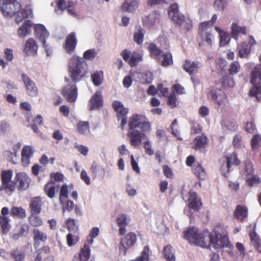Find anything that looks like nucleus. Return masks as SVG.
I'll list each match as a JSON object with an SVG mask.
<instances>
[{
  "mask_svg": "<svg viewBox=\"0 0 261 261\" xmlns=\"http://www.w3.org/2000/svg\"><path fill=\"white\" fill-rule=\"evenodd\" d=\"M163 60L159 61L161 62V65L163 67H168L173 64L172 55L170 52L163 53L161 56Z\"/></svg>",
  "mask_w": 261,
  "mask_h": 261,
  "instance_id": "nucleus-41",
  "label": "nucleus"
},
{
  "mask_svg": "<svg viewBox=\"0 0 261 261\" xmlns=\"http://www.w3.org/2000/svg\"><path fill=\"white\" fill-rule=\"evenodd\" d=\"M91 79L93 84L96 86H99L102 83V79L99 73L98 72L92 74Z\"/></svg>",
  "mask_w": 261,
  "mask_h": 261,
  "instance_id": "nucleus-61",
  "label": "nucleus"
},
{
  "mask_svg": "<svg viewBox=\"0 0 261 261\" xmlns=\"http://www.w3.org/2000/svg\"><path fill=\"white\" fill-rule=\"evenodd\" d=\"M177 99L175 93H172L168 97L167 104L172 108H174L177 106Z\"/></svg>",
  "mask_w": 261,
  "mask_h": 261,
  "instance_id": "nucleus-60",
  "label": "nucleus"
},
{
  "mask_svg": "<svg viewBox=\"0 0 261 261\" xmlns=\"http://www.w3.org/2000/svg\"><path fill=\"white\" fill-rule=\"evenodd\" d=\"M77 40L76 38V35L74 32L69 33L66 37L65 42L63 45L64 48L66 53L72 54L75 49Z\"/></svg>",
  "mask_w": 261,
  "mask_h": 261,
  "instance_id": "nucleus-15",
  "label": "nucleus"
},
{
  "mask_svg": "<svg viewBox=\"0 0 261 261\" xmlns=\"http://www.w3.org/2000/svg\"><path fill=\"white\" fill-rule=\"evenodd\" d=\"M117 225L119 226V234L124 235L126 232L125 226L127 225L126 215L122 214L118 216L116 219Z\"/></svg>",
  "mask_w": 261,
  "mask_h": 261,
  "instance_id": "nucleus-31",
  "label": "nucleus"
},
{
  "mask_svg": "<svg viewBox=\"0 0 261 261\" xmlns=\"http://www.w3.org/2000/svg\"><path fill=\"white\" fill-rule=\"evenodd\" d=\"M148 50L149 52L150 56L158 61H161V56L163 53L162 50L160 49L156 45L151 43L148 46Z\"/></svg>",
  "mask_w": 261,
  "mask_h": 261,
  "instance_id": "nucleus-30",
  "label": "nucleus"
},
{
  "mask_svg": "<svg viewBox=\"0 0 261 261\" xmlns=\"http://www.w3.org/2000/svg\"><path fill=\"white\" fill-rule=\"evenodd\" d=\"M31 27V21L29 20H25L17 31L18 36L21 38L24 37L30 33Z\"/></svg>",
  "mask_w": 261,
  "mask_h": 261,
  "instance_id": "nucleus-36",
  "label": "nucleus"
},
{
  "mask_svg": "<svg viewBox=\"0 0 261 261\" xmlns=\"http://www.w3.org/2000/svg\"><path fill=\"white\" fill-rule=\"evenodd\" d=\"M34 261H55V257L50 255V248L48 246H44L36 251Z\"/></svg>",
  "mask_w": 261,
  "mask_h": 261,
  "instance_id": "nucleus-13",
  "label": "nucleus"
},
{
  "mask_svg": "<svg viewBox=\"0 0 261 261\" xmlns=\"http://www.w3.org/2000/svg\"><path fill=\"white\" fill-rule=\"evenodd\" d=\"M198 35L201 39L199 42L200 46L204 45L211 46L212 45L213 36L210 32H198Z\"/></svg>",
  "mask_w": 261,
  "mask_h": 261,
  "instance_id": "nucleus-26",
  "label": "nucleus"
},
{
  "mask_svg": "<svg viewBox=\"0 0 261 261\" xmlns=\"http://www.w3.org/2000/svg\"><path fill=\"white\" fill-rule=\"evenodd\" d=\"M34 33L36 37L42 43L44 48L47 47L46 39L49 36V33L45 27L41 24H38L35 26Z\"/></svg>",
  "mask_w": 261,
  "mask_h": 261,
  "instance_id": "nucleus-16",
  "label": "nucleus"
},
{
  "mask_svg": "<svg viewBox=\"0 0 261 261\" xmlns=\"http://www.w3.org/2000/svg\"><path fill=\"white\" fill-rule=\"evenodd\" d=\"M249 95L255 97L258 101H261V85H252L249 91Z\"/></svg>",
  "mask_w": 261,
  "mask_h": 261,
  "instance_id": "nucleus-46",
  "label": "nucleus"
},
{
  "mask_svg": "<svg viewBox=\"0 0 261 261\" xmlns=\"http://www.w3.org/2000/svg\"><path fill=\"white\" fill-rule=\"evenodd\" d=\"M207 233L199 232L195 227H190L183 232L184 238L191 244L206 248L208 245V238H206Z\"/></svg>",
  "mask_w": 261,
  "mask_h": 261,
  "instance_id": "nucleus-3",
  "label": "nucleus"
},
{
  "mask_svg": "<svg viewBox=\"0 0 261 261\" xmlns=\"http://www.w3.org/2000/svg\"><path fill=\"white\" fill-rule=\"evenodd\" d=\"M11 215L19 219L26 217L25 210L21 207L14 206L11 209Z\"/></svg>",
  "mask_w": 261,
  "mask_h": 261,
  "instance_id": "nucleus-42",
  "label": "nucleus"
},
{
  "mask_svg": "<svg viewBox=\"0 0 261 261\" xmlns=\"http://www.w3.org/2000/svg\"><path fill=\"white\" fill-rule=\"evenodd\" d=\"M184 69L190 75H192L195 72L197 71V69L199 68L198 62H192L186 60L183 65Z\"/></svg>",
  "mask_w": 261,
  "mask_h": 261,
  "instance_id": "nucleus-34",
  "label": "nucleus"
},
{
  "mask_svg": "<svg viewBox=\"0 0 261 261\" xmlns=\"http://www.w3.org/2000/svg\"><path fill=\"white\" fill-rule=\"evenodd\" d=\"M10 255L13 259V261H24L25 253L23 252L20 251L18 248L11 250Z\"/></svg>",
  "mask_w": 261,
  "mask_h": 261,
  "instance_id": "nucleus-43",
  "label": "nucleus"
},
{
  "mask_svg": "<svg viewBox=\"0 0 261 261\" xmlns=\"http://www.w3.org/2000/svg\"><path fill=\"white\" fill-rule=\"evenodd\" d=\"M89 128L88 121H80L76 125L77 132L82 135H85L86 132L89 130Z\"/></svg>",
  "mask_w": 261,
  "mask_h": 261,
  "instance_id": "nucleus-47",
  "label": "nucleus"
},
{
  "mask_svg": "<svg viewBox=\"0 0 261 261\" xmlns=\"http://www.w3.org/2000/svg\"><path fill=\"white\" fill-rule=\"evenodd\" d=\"M175 23L176 25L180 27L182 29L186 31H190L193 27L192 20L189 19H186L184 15V19L181 21V22Z\"/></svg>",
  "mask_w": 261,
  "mask_h": 261,
  "instance_id": "nucleus-51",
  "label": "nucleus"
},
{
  "mask_svg": "<svg viewBox=\"0 0 261 261\" xmlns=\"http://www.w3.org/2000/svg\"><path fill=\"white\" fill-rule=\"evenodd\" d=\"M90 170L92 175L95 177L100 172H103V168L98 164L96 161L93 162Z\"/></svg>",
  "mask_w": 261,
  "mask_h": 261,
  "instance_id": "nucleus-58",
  "label": "nucleus"
},
{
  "mask_svg": "<svg viewBox=\"0 0 261 261\" xmlns=\"http://www.w3.org/2000/svg\"><path fill=\"white\" fill-rule=\"evenodd\" d=\"M174 251L173 247L170 245H167L164 247L163 254L164 257L167 261L175 260Z\"/></svg>",
  "mask_w": 261,
  "mask_h": 261,
  "instance_id": "nucleus-38",
  "label": "nucleus"
},
{
  "mask_svg": "<svg viewBox=\"0 0 261 261\" xmlns=\"http://www.w3.org/2000/svg\"><path fill=\"white\" fill-rule=\"evenodd\" d=\"M143 147L145 149V152L149 155H152L153 154L154 152L153 149L151 148L150 142L149 141H145L143 143Z\"/></svg>",
  "mask_w": 261,
  "mask_h": 261,
  "instance_id": "nucleus-63",
  "label": "nucleus"
},
{
  "mask_svg": "<svg viewBox=\"0 0 261 261\" xmlns=\"http://www.w3.org/2000/svg\"><path fill=\"white\" fill-rule=\"evenodd\" d=\"M62 95L69 102H74L77 96V90L75 84L67 85L62 91Z\"/></svg>",
  "mask_w": 261,
  "mask_h": 261,
  "instance_id": "nucleus-14",
  "label": "nucleus"
},
{
  "mask_svg": "<svg viewBox=\"0 0 261 261\" xmlns=\"http://www.w3.org/2000/svg\"><path fill=\"white\" fill-rule=\"evenodd\" d=\"M207 97L219 106L225 105L227 102V97L225 92L217 88L211 89L208 92Z\"/></svg>",
  "mask_w": 261,
  "mask_h": 261,
  "instance_id": "nucleus-9",
  "label": "nucleus"
},
{
  "mask_svg": "<svg viewBox=\"0 0 261 261\" xmlns=\"http://www.w3.org/2000/svg\"><path fill=\"white\" fill-rule=\"evenodd\" d=\"M37 215L32 213L28 218L29 223L32 226L39 227L43 224L42 219Z\"/></svg>",
  "mask_w": 261,
  "mask_h": 261,
  "instance_id": "nucleus-44",
  "label": "nucleus"
},
{
  "mask_svg": "<svg viewBox=\"0 0 261 261\" xmlns=\"http://www.w3.org/2000/svg\"><path fill=\"white\" fill-rule=\"evenodd\" d=\"M68 71L72 81L77 83L85 78L88 73L87 63L82 58L72 56L68 62Z\"/></svg>",
  "mask_w": 261,
  "mask_h": 261,
  "instance_id": "nucleus-2",
  "label": "nucleus"
},
{
  "mask_svg": "<svg viewBox=\"0 0 261 261\" xmlns=\"http://www.w3.org/2000/svg\"><path fill=\"white\" fill-rule=\"evenodd\" d=\"M137 236L133 232H129L121 238L119 246L120 251L125 255L128 248L133 246L137 242Z\"/></svg>",
  "mask_w": 261,
  "mask_h": 261,
  "instance_id": "nucleus-10",
  "label": "nucleus"
},
{
  "mask_svg": "<svg viewBox=\"0 0 261 261\" xmlns=\"http://www.w3.org/2000/svg\"><path fill=\"white\" fill-rule=\"evenodd\" d=\"M238 56L241 58H248L251 53L250 46L245 42H242L237 47Z\"/></svg>",
  "mask_w": 261,
  "mask_h": 261,
  "instance_id": "nucleus-29",
  "label": "nucleus"
},
{
  "mask_svg": "<svg viewBox=\"0 0 261 261\" xmlns=\"http://www.w3.org/2000/svg\"><path fill=\"white\" fill-rule=\"evenodd\" d=\"M96 53L94 49H90L85 51L83 54V59L93 60L96 57Z\"/></svg>",
  "mask_w": 261,
  "mask_h": 261,
  "instance_id": "nucleus-59",
  "label": "nucleus"
},
{
  "mask_svg": "<svg viewBox=\"0 0 261 261\" xmlns=\"http://www.w3.org/2000/svg\"><path fill=\"white\" fill-rule=\"evenodd\" d=\"M145 30L139 27L136 32L134 34V40L138 45L142 43L144 40Z\"/></svg>",
  "mask_w": 261,
  "mask_h": 261,
  "instance_id": "nucleus-45",
  "label": "nucleus"
},
{
  "mask_svg": "<svg viewBox=\"0 0 261 261\" xmlns=\"http://www.w3.org/2000/svg\"><path fill=\"white\" fill-rule=\"evenodd\" d=\"M13 176L11 170H3L1 172V179L2 184L0 186V191H5L6 192L13 193L16 189V183L12 180Z\"/></svg>",
  "mask_w": 261,
  "mask_h": 261,
  "instance_id": "nucleus-4",
  "label": "nucleus"
},
{
  "mask_svg": "<svg viewBox=\"0 0 261 261\" xmlns=\"http://www.w3.org/2000/svg\"><path fill=\"white\" fill-rule=\"evenodd\" d=\"M139 2L138 0H133L129 3L125 2L121 6V9L123 11L128 12H133L138 7Z\"/></svg>",
  "mask_w": 261,
  "mask_h": 261,
  "instance_id": "nucleus-40",
  "label": "nucleus"
},
{
  "mask_svg": "<svg viewBox=\"0 0 261 261\" xmlns=\"http://www.w3.org/2000/svg\"><path fill=\"white\" fill-rule=\"evenodd\" d=\"M66 226L69 231L73 230L76 229L77 226L76 225L75 221L73 219L68 218L66 221Z\"/></svg>",
  "mask_w": 261,
  "mask_h": 261,
  "instance_id": "nucleus-62",
  "label": "nucleus"
},
{
  "mask_svg": "<svg viewBox=\"0 0 261 261\" xmlns=\"http://www.w3.org/2000/svg\"><path fill=\"white\" fill-rule=\"evenodd\" d=\"M194 174L200 180H204L207 177V174L204 168L199 163H197L192 168Z\"/></svg>",
  "mask_w": 261,
  "mask_h": 261,
  "instance_id": "nucleus-33",
  "label": "nucleus"
},
{
  "mask_svg": "<svg viewBox=\"0 0 261 261\" xmlns=\"http://www.w3.org/2000/svg\"><path fill=\"white\" fill-rule=\"evenodd\" d=\"M90 110L98 109L102 106V96L99 92H96L91 98L89 101Z\"/></svg>",
  "mask_w": 261,
  "mask_h": 261,
  "instance_id": "nucleus-28",
  "label": "nucleus"
},
{
  "mask_svg": "<svg viewBox=\"0 0 261 261\" xmlns=\"http://www.w3.org/2000/svg\"><path fill=\"white\" fill-rule=\"evenodd\" d=\"M250 78V83L252 85L261 84V64H258L252 68Z\"/></svg>",
  "mask_w": 261,
  "mask_h": 261,
  "instance_id": "nucleus-21",
  "label": "nucleus"
},
{
  "mask_svg": "<svg viewBox=\"0 0 261 261\" xmlns=\"http://www.w3.org/2000/svg\"><path fill=\"white\" fill-rule=\"evenodd\" d=\"M234 82L232 76L226 74L222 77V86L224 88H232L234 86Z\"/></svg>",
  "mask_w": 261,
  "mask_h": 261,
  "instance_id": "nucleus-48",
  "label": "nucleus"
},
{
  "mask_svg": "<svg viewBox=\"0 0 261 261\" xmlns=\"http://www.w3.org/2000/svg\"><path fill=\"white\" fill-rule=\"evenodd\" d=\"M223 126L226 128L227 129L234 132L238 128V125L237 122L235 120H226L224 121Z\"/></svg>",
  "mask_w": 261,
  "mask_h": 261,
  "instance_id": "nucleus-54",
  "label": "nucleus"
},
{
  "mask_svg": "<svg viewBox=\"0 0 261 261\" xmlns=\"http://www.w3.org/2000/svg\"><path fill=\"white\" fill-rule=\"evenodd\" d=\"M10 221L9 217L0 216V227L3 234H6L9 231L11 228Z\"/></svg>",
  "mask_w": 261,
  "mask_h": 261,
  "instance_id": "nucleus-37",
  "label": "nucleus"
},
{
  "mask_svg": "<svg viewBox=\"0 0 261 261\" xmlns=\"http://www.w3.org/2000/svg\"><path fill=\"white\" fill-rule=\"evenodd\" d=\"M188 201L189 207L195 211H199L202 206L201 201L197 198V194L195 192L190 193Z\"/></svg>",
  "mask_w": 261,
  "mask_h": 261,
  "instance_id": "nucleus-27",
  "label": "nucleus"
},
{
  "mask_svg": "<svg viewBox=\"0 0 261 261\" xmlns=\"http://www.w3.org/2000/svg\"><path fill=\"white\" fill-rule=\"evenodd\" d=\"M33 234L34 241L33 246L35 249H37L40 246L41 242L44 243L47 240V234L39 229H34Z\"/></svg>",
  "mask_w": 261,
  "mask_h": 261,
  "instance_id": "nucleus-22",
  "label": "nucleus"
},
{
  "mask_svg": "<svg viewBox=\"0 0 261 261\" xmlns=\"http://www.w3.org/2000/svg\"><path fill=\"white\" fill-rule=\"evenodd\" d=\"M230 30L231 36L236 40H238L239 36L245 35L247 33V28L245 26H241L236 22L232 23Z\"/></svg>",
  "mask_w": 261,
  "mask_h": 261,
  "instance_id": "nucleus-23",
  "label": "nucleus"
},
{
  "mask_svg": "<svg viewBox=\"0 0 261 261\" xmlns=\"http://www.w3.org/2000/svg\"><path fill=\"white\" fill-rule=\"evenodd\" d=\"M32 13L31 10L21 9L16 12L15 21L17 23L22 22L24 19L27 18L29 15Z\"/></svg>",
  "mask_w": 261,
  "mask_h": 261,
  "instance_id": "nucleus-39",
  "label": "nucleus"
},
{
  "mask_svg": "<svg viewBox=\"0 0 261 261\" xmlns=\"http://www.w3.org/2000/svg\"><path fill=\"white\" fill-rule=\"evenodd\" d=\"M220 45L225 46L229 43L230 38L227 33L224 31L220 32Z\"/></svg>",
  "mask_w": 261,
  "mask_h": 261,
  "instance_id": "nucleus-57",
  "label": "nucleus"
},
{
  "mask_svg": "<svg viewBox=\"0 0 261 261\" xmlns=\"http://www.w3.org/2000/svg\"><path fill=\"white\" fill-rule=\"evenodd\" d=\"M168 14L174 23L181 22V21L184 19V15L179 13L178 5L176 3L170 6L168 10Z\"/></svg>",
  "mask_w": 261,
  "mask_h": 261,
  "instance_id": "nucleus-19",
  "label": "nucleus"
},
{
  "mask_svg": "<svg viewBox=\"0 0 261 261\" xmlns=\"http://www.w3.org/2000/svg\"><path fill=\"white\" fill-rule=\"evenodd\" d=\"M149 248L148 246H145L142 252L141 255L137 257L133 261H149Z\"/></svg>",
  "mask_w": 261,
  "mask_h": 261,
  "instance_id": "nucleus-50",
  "label": "nucleus"
},
{
  "mask_svg": "<svg viewBox=\"0 0 261 261\" xmlns=\"http://www.w3.org/2000/svg\"><path fill=\"white\" fill-rule=\"evenodd\" d=\"M21 79L25 87L27 93L31 97H36L38 94V91L35 82L27 74L22 73Z\"/></svg>",
  "mask_w": 261,
  "mask_h": 261,
  "instance_id": "nucleus-11",
  "label": "nucleus"
},
{
  "mask_svg": "<svg viewBox=\"0 0 261 261\" xmlns=\"http://www.w3.org/2000/svg\"><path fill=\"white\" fill-rule=\"evenodd\" d=\"M21 6L16 0H3L1 11L5 16L11 17L19 11Z\"/></svg>",
  "mask_w": 261,
  "mask_h": 261,
  "instance_id": "nucleus-7",
  "label": "nucleus"
},
{
  "mask_svg": "<svg viewBox=\"0 0 261 261\" xmlns=\"http://www.w3.org/2000/svg\"><path fill=\"white\" fill-rule=\"evenodd\" d=\"M261 140V137L258 135H254L251 140V145L253 149H257L258 147L259 141Z\"/></svg>",
  "mask_w": 261,
  "mask_h": 261,
  "instance_id": "nucleus-64",
  "label": "nucleus"
},
{
  "mask_svg": "<svg viewBox=\"0 0 261 261\" xmlns=\"http://www.w3.org/2000/svg\"><path fill=\"white\" fill-rule=\"evenodd\" d=\"M225 162L221 164L220 171L222 174L227 177L228 173L232 170V166H237L240 165V161L238 159L237 154L233 152L225 157Z\"/></svg>",
  "mask_w": 261,
  "mask_h": 261,
  "instance_id": "nucleus-8",
  "label": "nucleus"
},
{
  "mask_svg": "<svg viewBox=\"0 0 261 261\" xmlns=\"http://www.w3.org/2000/svg\"><path fill=\"white\" fill-rule=\"evenodd\" d=\"M248 210L247 206L242 205H238L234 211L233 216L241 223H243L247 218Z\"/></svg>",
  "mask_w": 261,
  "mask_h": 261,
  "instance_id": "nucleus-20",
  "label": "nucleus"
},
{
  "mask_svg": "<svg viewBox=\"0 0 261 261\" xmlns=\"http://www.w3.org/2000/svg\"><path fill=\"white\" fill-rule=\"evenodd\" d=\"M160 20V14L155 12H152L148 16H145L142 18V23L144 25H153L159 23Z\"/></svg>",
  "mask_w": 261,
  "mask_h": 261,
  "instance_id": "nucleus-25",
  "label": "nucleus"
},
{
  "mask_svg": "<svg viewBox=\"0 0 261 261\" xmlns=\"http://www.w3.org/2000/svg\"><path fill=\"white\" fill-rule=\"evenodd\" d=\"M79 240V238L76 235L69 233L66 236L67 244L69 247L75 245Z\"/></svg>",
  "mask_w": 261,
  "mask_h": 261,
  "instance_id": "nucleus-56",
  "label": "nucleus"
},
{
  "mask_svg": "<svg viewBox=\"0 0 261 261\" xmlns=\"http://www.w3.org/2000/svg\"><path fill=\"white\" fill-rule=\"evenodd\" d=\"M42 202L41 199L39 197L33 198L30 203L31 208V214H39L41 211Z\"/></svg>",
  "mask_w": 261,
  "mask_h": 261,
  "instance_id": "nucleus-35",
  "label": "nucleus"
},
{
  "mask_svg": "<svg viewBox=\"0 0 261 261\" xmlns=\"http://www.w3.org/2000/svg\"><path fill=\"white\" fill-rule=\"evenodd\" d=\"M208 238L209 242L211 243L215 249H220L224 247H229L230 242L228 237L225 234H222L219 232L215 231V234H212L207 233V238Z\"/></svg>",
  "mask_w": 261,
  "mask_h": 261,
  "instance_id": "nucleus-5",
  "label": "nucleus"
},
{
  "mask_svg": "<svg viewBox=\"0 0 261 261\" xmlns=\"http://www.w3.org/2000/svg\"><path fill=\"white\" fill-rule=\"evenodd\" d=\"M44 191L45 194L50 199L55 197L56 191V186L55 181L50 180L44 186Z\"/></svg>",
  "mask_w": 261,
  "mask_h": 261,
  "instance_id": "nucleus-32",
  "label": "nucleus"
},
{
  "mask_svg": "<svg viewBox=\"0 0 261 261\" xmlns=\"http://www.w3.org/2000/svg\"><path fill=\"white\" fill-rule=\"evenodd\" d=\"M43 118L40 115H38L36 117L34 118L33 121V123L30 125L31 128L35 133H38V125H40L42 123Z\"/></svg>",
  "mask_w": 261,
  "mask_h": 261,
  "instance_id": "nucleus-55",
  "label": "nucleus"
},
{
  "mask_svg": "<svg viewBox=\"0 0 261 261\" xmlns=\"http://www.w3.org/2000/svg\"><path fill=\"white\" fill-rule=\"evenodd\" d=\"M38 46L32 38L27 40L23 46V51L27 56H35L37 54Z\"/></svg>",
  "mask_w": 261,
  "mask_h": 261,
  "instance_id": "nucleus-17",
  "label": "nucleus"
},
{
  "mask_svg": "<svg viewBox=\"0 0 261 261\" xmlns=\"http://www.w3.org/2000/svg\"><path fill=\"white\" fill-rule=\"evenodd\" d=\"M16 187L19 191L25 190L29 186L31 179L24 172L17 173L14 178Z\"/></svg>",
  "mask_w": 261,
  "mask_h": 261,
  "instance_id": "nucleus-12",
  "label": "nucleus"
},
{
  "mask_svg": "<svg viewBox=\"0 0 261 261\" xmlns=\"http://www.w3.org/2000/svg\"><path fill=\"white\" fill-rule=\"evenodd\" d=\"M112 107L116 112V115L118 121H120V126L123 130L127 122V115L128 113V109L124 107L123 103L118 100H115L112 102Z\"/></svg>",
  "mask_w": 261,
  "mask_h": 261,
  "instance_id": "nucleus-6",
  "label": "nucleus"
},
{
  "mask_svg": "<svg viewBox=\"0 0 261 261\" xmlns=\"http://www.w3.org/2000/svg\"><path fill=\"white\" fill-rule=\"evenodd\" d=\"M142 60L141 56L138 53L134 52L128 60V63L130 67H135L139 62Z\"/></svg>",
  "mask_w": 261,
  "mask_h": 261,
  "instance_id": "nucleus-49",
  "label": "nucleus"
},
{
  "mask_svg": "<svg viewBox=\"0 0 261 261\" xmlns=\"http://www.w3.org/2000/svg\"><path fill=\"white\" fill-rule=\"evenodd\" d=\"M193 148L195 150L204 149L208 143L207 137L202 134L200 136H197L193 140Z\"/></svg>",
  "mask_w": 261,
  "mask_h": 261,
  "instance_id": "nucleus-24",
  "label": "nucleus"
},
{
  "mask_svg": "<svg viewBox=\"0 0 261 261\" xmlns=\"http://www.w3.org/2000/svg\"><path fill=\"white\" fill-rule=\"evenodd\" d=\"M240 70V65L238 61H233L229 66L228 69V73L233 75L238 73Z\"/></svg>",
  "mask_w": 261,
  "mask_h": 261,
  "instance_id": "nucleus-53",
  "label": "nucleus"
},
{
  "mask_svg": "<svg viewBox=\"0 0 261 261\" xmlns=\"http://www.w3.org/2000/svg\"><path fill=\"white\" fill-rule=\"evenodd\" d=\"M34 152V149L32 146L25 145L22 149L21 155V164L22 166L27 167L30 163V159L33 156Z\"/></svg>",
  "mask_w": 261,
  "mask_h": 261,
  "instance_id": "nucleus-18",
  "label": "nucleus"
},
{
  "mask_svg": "<svg viewBox=\"0 0 261 261\" xmlns=\"http://www.w3.org/2000/svg\"><path fill=\"white\" fill-rule=\"evenodd\" d=\"M68 198V187L66 184L62 186L60 191L59 201L62 204H63V198Z\"/></svg>",
  "mask_w": 261,
  "mask_h": 261,
  "instance_id": "nucleus-52",
  "label": "nucleus"
},
{
  "mask_svg": "<svg viewBox=\"0 0 261 261\" xmlns=\"http://www.w3.org/2000/svg\"><path fill=\"white\" fill-rule=\"evenodd\" d=\"M128 132L127 136L130 145L135 147L139 146L142 140L146 138V134L151 130V124L147 117L142 114L134 113L128 121Z\"/></svg>",
  "mask_w": 261,
  "mask_h": 261,
  "instance_id": "nucleus-1",
  "label": "nucleus"
}]
</instances>
